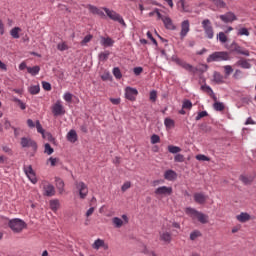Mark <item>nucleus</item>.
Listing matches in <instances>:
<instances>
[{"label":"nucleus","instance_id":"obj_1","mask_svg":"<svg viewBox=\"0 0 256 256\" xmlns=\"http://www.w3.org/2000/svg\"><path fill=\"white\" fill-rule=\"evenodd\" d=\"M185 213L192 219H197L202 224L209 222V216L197 211L194 208H191V207L186 208Z\"/></svg>","mask_w":256,"mask_h":256},{"label":"nucleus","instance_id":"obj_2","mask_svg":"<svg viewBox=\"0 0 256 256\" xmlns=\"http://www.w3.org/2000/svg\"><path fill=\"white\" fill-rule=\"evenodd\" d=\"M75 186V193H78L80 199H86L87 195H89V187L85 182L76 181L74 183Z\"/></svg>","mask_w":256,"mask_h":256},{"label":"nucleus","instance_id":"obj_3","mask_svg":"<svg viewBox=\"0 0 256 256\" xmlns=\"http://www.w3.org/2000/svg\"><path fill=\"white\" fill-rule=\"evenodd\" d=\"M9 227L14 233H21L25 229V222L19 218H15L9 221Z\"/></svg>","mask_w":256,"mask_h":256},{"label":"nucleus","instance_id":"obj_4","mask_svg":"<svg viewBox=\"0 0 256 256\" xmlns=\"http://www.w3.org/2000/svg\"><path fill=\"white\" fill-rule=\"evenodd\" d=\"M103 11H105L107 17H109V19H111L112 21H117L118 23H120V25H123L125 27V20L123 19V17H121V15H119V13L115 12V10H110L109 8H102Z\"/></svg>","mask_w":256,"mask_h":256},{"label":"nucleus","instance_id":"obj_5","mask_svg":"<svg viewBox=\"0 0 256 256\" xmlns=\"http://www.w3.org/2000/svg\"><path fill=\"white\" fill-rule=\"evenodd\" d=\"M202 28L204 29L205 37H207V39H213V37H215V32L213 31V26L211 25V20H203Z\"/></svg>","mask_w":256,"mask_h":256},{"label":"nucleus","instance_id":"obj_6","mask_svg":"<svg viewBox=\"0 0 256 256\" xmlns=\"http://www.w3.org/2000/svg\"><path fill=\"white\" fill-rule=\"evenodd\" d=\"M20 145L23 149L28 148L32 149V151H37V142L29 137H22L20 139Z\"/></svg>","mask_w":256,"mask_h":256},{"label":"nucleus","instance_id":"obj_7","mask_svg":"<svg viewBox=\"0 0 256 256\" xmlns=\"http://www.w3.org/2000/svg\"><path fill=\"white\" fill-rule=\"evenodd\" d=\"M154 194L156 197H169V195H173V188L167 186H160L155 189Z\"/></svg>","mask_w":256,"mask_h":256},{"label":"nucleus","instance_id":"obj_8","mask_svg":"<svg viewBox=\"0 0 256 256\" xmlns=\"http://www.w3.org/2000/svg\"><path fill=\"white\" fill-rule=\"evenodd\" d=\"M206 61L207 63H219L225 61V52H214L207 57Z\"/></svg>","mask_w":256,"mask_h":256},{"label":"nucleus","instance_id":"obj_9","mask_svg":"<svg viewBox=\"0 0 256 256\" xmlns=\"http://www.w3.org/2000/svg\"><path fill=\"white\" fill-rule=\"evenodd\" d=\"M23 171L25 175L28 177L29 181L35 185L37 183V175L35 174V171L33 170V166L31 165H25L23 167Z\"/></svg>","mask_w":256,"mask_h":256},{"label":"nucleus","instance_id":"obj_10","mask_svg":"<svg viewBox=\"0 0 256 256\" xmlns=\"http://www.w3.org/2000/svg\"><path fill=\"white\" fill-rule=\"evenodd\" d=\"M127 223H129V217H127V215H125V214L122 215V219L119 217L112 218V225L116 229H121V227L123 225H127Z\"/></svg>","mask_w":256,"mask_h":256},{"label":"nucleus","instance_id":"obj_11","mask_svg":"<svg viewBox=\"0 0 256 256\" xmlns=\"http://www.w3.org/2000/svg\"><path fill=\"white\" fill-rule=\"evenodd\" d=\"M52 113L54 117H59L61 115H65V107L63 104H61V101H57L53 106H52Z\"/></svg>","mask_w":256,"mask_h":256},{"label":"nucleus","instance_id":"obj_12","mask_svg":"<svg viewBox=\"0 0 256 256\" xmlns=\"http://www.w3.org/2000/svg\"><path fill=\"white\" fill-rule=\"evenodd\" d=\"M138 95H139V91L136 88L126 87L125 97L126 99H128V101H135Z\"/></svg>","mask_w":256,"mask_h":256},{"label":"nucleus","instance_id":"obj_13","mask_svg":"<svg viewBox=\"0 0 256 256\" xmlns=\"http://www.w3.org/2000/svg\"><path fill=\"white\" fill-rule=\"evenodd\" d=\"M43 195L46 197H53L55 195V186L50 184L49 182H43Z\"/></svg>","mask_w":256,"mask_h":256},{"label":"nucleus","instance_id":"obj_14","mask_svg":"<svg viewBox=\"0 0 256 256\" xmlns=\"http://www.w3.org/2000/svg\"><path fill=\"white\" fill-rule=\"evenodd\" d=\"M160 241H163L164 243H171V232L167 231L165 228H162L159 232Z\"/></svg>","mask_w":256,"mask_h":256},{"label":"nucleus","instance_id":"obj_15","mask_svg":"<svg viewBox=\"0 0 256 256\" xmlns=\"http://www.w3.org/2000/svg\"><path fill=\"white\" fill-rule=\"evenodd\" d=\"M189 31H190L189 20H184L181 23V32H180L181 39H185V37H187V33H189Z\"/></svg>","mask_w":256,"mask_h":256},{"label":"nucleus","instance_id":"obj_16","mask_svg":"<svg viewBox=\"0 0 256 256\" xmlns=\"http://www.w3.org/2000/svg\"><path fill=\"white\" fill-rule=\"evenodd\" d=\"M231 51H235V53H238V55H244L245 57H249V50H247L237 44L231 45Z\"/></svg>","mask_w":256,"mask_h":256},{"label":"nucleus","instance_id":"obj_17","mask_svg":"<svg viewBox=\"0 0 256 256\" xmlns=\"http://www.w3.org/2000/svg\"><path fill=\"white\" fill-rule=\"evenodd\" d=\"M162 22L164 24V27L169 31H175V29H177V26H175V24L173 23V20L169 16H166V18H163Z\"/></svg>","mask_w":256,"mask_h":256},{"label":"nucleus","instance_id":"obj_18","mask_svg":"<svg viewBox=\"0 0 256 256\" xmlns=\"http://www.w3.org/2000/svg\"><path fill=\"white\" fill-rule=\"evenodd\" d=\"M86 9L93 15H99V17H105V12L102 11L101 9L97 8V6H93L91 4H88L86 6Z\"/></svg>","mask_w":256,"mask_h":256},{"label":"nucleus","instance_id":"obj_19","mask_svg":"<svg viewBox=\"0 0 256 256\" xmlns=\"http://www.w3.org/2000/svg\"><path fill=\"white\" fill-rule=\"evenodd\" d=\"M101 247L106 250L109 249V246L107 244H105V240L98 238L92 244V248H94L96 251H99V249H101Z\"/></svg>","mask_w":256,"mask_h":256},{"label":"nucleus","instance_id":"obj_20","mask_svg":"<svg viewBox=\"0 0 256 256\" xmlns=\"http://www.w3.org/2000/svg\"><path fill=\"white\" fill-rule=\"evenodd\" d=\"M175 63H177V65H179L180 67H182L186 71L193 72V66L191 64L179 59V58L175 59Z\"/></svg>","mask_w":256,"mask_h":256},{"label":"nucleus","instance_id":"obj_21","mask_svg":"<svg viewBox=\"0 0 256 256\" xmlns=\"http://www.w3.org/2000/svg\"><path fill=\"white\" fill-rule=\"evenodd\" d=\"M237 221H239V223H247V221H251V215H249V213L247 212H242L239 215L236 216Z\"/></svg>","mask_w":256,"mask_h":256},{"label":"nucleus","instance_id":"obj_22","mask_svg":"<svg viewBox=\"0 0 256 256\" xmlns=\"http://www.w3.org/2000/svg\"><path fill=\"white\" fill-rule=\"evenodd\" d=\"M164 179H166V181H175V179H177V172L173 170L165 171Z\"/></svg>","mask_w":256,"mask_h":256},{"label":"nucleus","instance_id":"obj_23","mask_svg":"<svg viewBox=\"0 0 256 256\" xmlns=\"http://www.w3.org/2000/svg\"><path fill=\"white\" fill-rule=\"evenodd\" d=\"M239 179L244 185H251L255 181V176L241 175Z\"/></svg>","mask_w":256,"mask_h":256},{"label":"nucleus","instance_id":"obj_24","mask_svg":"<svg viewBox=\"0 0 256 256\" xmlns=\"http://www.w3.org/2000/svg\"><path fill=\"white\" fill-rule=\"evenodd\" d=\"M194 201L196 203H199V205H203V203H205V201H207V196H205V194H203V193H195Z\"/></svg>","mask_w":256,"mask_h":256},{"label":"nucleus","instance_id":"obj_25","mask_svg":"<svg viewBox=\"0 0 256 256\" xmlns=\"http://www.w3.org/2000/svg\"><path fill=\"white\" fill-rule=\"evenodd\" d=\"M177 7L178 9H181V11L184 13H189V11H191L189 5H187V2H185V0H179L177 3Z\"/></svg>","mask_w":256,"mask_h":256},{"label":"nucleus","instance_id":"obj_26","mask_svg":"<svg viewBox=\"0 0 256 256\" xmlns=\"http://www.w3.org/2000/svg\"><path fill=\"white\" fill-rule=\"evenodd\" d=\"M201 89H202V91L207 93V95H209V97H211L213 99V101H217V96H215V93L213 92V89H211V87H209L207 85H203V86H201Z\"/></svg>","mask_w":256,"mask_h":256},{"label":"nucleus","instance_id":"obj_27","mask_svg":"<svg viewBox=\"0 0 256 256\" xmlns=\"http://www.w3.org/2000/svg\"><path fill=\"white\" fill-rule=\"evenodd\" d=\"M59 207H61V203L59 202V199H53L50 200V209L54 213H57L59 211Z\"/></svg>","mask_w":256,"mask_h":256},{"label":"nucleus","instance_id":"obj_28","mask_svg":"<svg viewBox=\"0 0 256 256\" xmlns=\"http://www.w3.org/2000/svg\"><path fill=\"white\" fill-rule=\"evenodd\" d=\"M56 187L60 195H63V192L65 191V182H63L61 178H56Z\"/></svg>","mask_w":256,"mask_h":256},{"label":"nucleus","instance_id":"obj_29","mask_svg":"<svg viewBox=\"0 0 256 256\" xmlns=\"http://www.w3.org/2000/svg\"><path fill=\"white\" fill-rule=\"evenodd\" d=\"M233 21H237V16L233 12H228L225 14V23H233Z\"/></svg>","mask_w":256,"mask_h":256},{"label":"nucleus","instance_id":"obj_30","mask_svg":"<svg viewBox=\"0 0 256 256\" xmlns=\"http://www.w3.org/2000/svg\"><path fill=\"white\" fill-rule=\"evenodd\" d=\"M67 140L70 141V143H75L77 141V132L70 130L67 134Z\"/></svg>","mask_w":256,"mask_h":256},{"label":"nucleus","instance_id":"obj_31","mask_svg":"<svg viewBox=\"0 0 256 256\" xmlns=\"http://www.w3.org/2000/svg\"><path fill=\"white\" fill-rule=\"evenodd\" d=\"M19 33H21L20 27H14L10 30V35L13 39H19V37H21Z\"/></svg>","mask_w":256,"mask_h":256},{"label":"nucleus","instance_id":"obj_32","mask_svg":"<svg viewBox=\"0 0 256 256\" xmlns=\"http://www.w3.org/2000/svg\"><path fill=\"white\" fill-rule=\"evenodd\" d=\"M27 71L30 75L35 77V75H39L41 68L39 66L27 67Z\"/></svg>","mask_w":256,"mask_h":256},{"label":"nucleus","instance_id":"obj_33","mask_svg":"<svg viewBox=\"0 0 256 256\" xmlns=\"http://www.w3.org/2000/svg\"><path fill=\"white\" fill-rule=\"evenodd\" d=\"M28 91L30 95H38V93L41 91V87L39 86V84L32 85L28 88Z\"/></svg>","mask_w":256,"mask_h":256},{"label":"nucleus","instance_id":"obj_34","mask_svg":"<svg viewBox=\"0 0 256 256\" xmlns=\"http://www.w3.org/2000/svg\"><path fill=\"white\" fill-rule=\"evenodd\" d=\"M115 41L113 39L107 37L102 38L101 44L104 45V47H113Z\"/></svg>","mask_w":256,"mask_h":256},{"label":"nucleus","instance_id":"obj_35","mask_svg":"<svg viewBox=\"0 0 256 256\" xmlns=\"http://www.w3.org/2000/svg\"><path fill=\"white\" fill-rule=\"evenodd\" d=\"M237 65L242 67V69H251V64L247 60H245V59H240L237 62Z\"/></svg>","mask_w":256,"mask_h":256},{"label":"nucleus","instance_id":"obj_36","mask_svg":"<svg viewBox=\"0 0 256 256\" xmlns=\"http://www.w3.org/2000/svg\"><path fill=\"white\" fill-rule=\"evenodd\" d=\"M168 151H169V153H172L173 155H175L177 153H181V148L178 146L169 145Z\"/></svg>","mask_w":256,"mask_h":256},{"label":"nucleus","instance_id":"obj_37","mask_svg":"<svg viewBox=\"0 0 256 256\" xmlns=\"http://www.w3.org/2000/svg\"><path fill=\"white\" fill-rule=\"evenodd\" d=\"M213 107L215 111H223L225 109V105L221 102H217V98L216 101H214Z\"/></svg>","mask_w":256,"mask_h":256},{"label":"nucleus","instance_id":"obj_38","mask_svg":"<svg viewBox=\"0 0 256 256\" xmlns=\"http://www.w3.org/2000/svg\"><path fill=\"white\" fill-rule=\"evenodd\" d=\"M54 151L55 150L53 149V147H51V144H49V143L45 144L44 153H46V155H53Z\"/></svg>","mask_w":256,"mask_h":256},{"label":"nucleus","instance_id":"obj_39","mask_svg":"<svg viewBox=\"0 0 256 256\" xmlns=\"http://www.w3.org/2000/svg\"><path fill=\"white\" fill-rule=\"evenodd\" d=\"M164 124H165V127H167L168 129L175 127V121L171 118H166L164 120Z\"/></svg>","mask_w":256,"mask_h":256},{"label":"nucleus","instance_id":"obj_40","mask_svg":"<svg viewBox=\"0 0 256 256\" xmlns=\"http://www.w3.org/2000/svg\"><path fill=\"white\" fill-rule=\"evenodd\" d=\"M109 55H111V52L104 51L99 54V61H107L109 59Z\"/></svg>","mask_w":256,"mask_h":256},{"label":"nucleus","instance_id":"obj_41","mask_svg":"<svg viewBox=\"0 0 256 256\" xmlns=\"http://www.w3.org/2000/svg\"><path fill=\"white\" fill-rule=\"evenodd\" d=\"M50 163V166L51 167H55L57 165V163H59V158H53V157H50L48 160H47V165H49Z\"/></svg>","mask_w":256,"mask_h":256},{"label":"nucleus","instance_id":"obj_42","mask_svg":"<svg viewBox=\"0 0 256 256\" xmlns=\"http://www.w3.org/2000/svg\"><path fill=\"white\" fill-rule=\"evenodd\" d=\"M113 75L114 77H116L117 79H121V77H123V74L121 73V69H119V67H115L113 69Z\"/></svg>","mask_w":256,"mask_h":256},{"label":"nucleus","instance_id":"obj_43","mask_svg":"<svg viewBox=\"0 0 256 256\" xmlns=\"http://www.w3.org/2000/svg\"><path fill=\"white\" fill-rule=\"evenodd\" d=\"M64 101H66V103H71L73 101V94L66 92L63 96Z\"/></svg>","mask_w":256,"mask_h":256},{"label":"nucleus","instance_id":"obj_44","mask_svg":"<svg viewBox=\"0 0 256 256\" xmlns=\"http://www.w3.org/2000/svg\"><path fill=\"white\" fill-rule=\"evenodd\" d=\"M58 51H67L69 49V46H67V43L62 42L57 45Z\"/></svg>","mask_w":256,"mask_h":256},{"label":"nucleus","instance_id":"obj_45","mask_svg":"<svg viewBox=\"0 0 256 256\" xmlns=\"http://www.w3.org/2000/svg\"><path fill=\"white\" fill-rule=\"evenodd\" d=\"M182 108L192 109L193 108V103L191 102V100H185L182 104Z\"/></svg>","mask_w":256,"mask_h":256},{"label":"nucleus","instance_id":"obj_46","mask_svg":"<svg viewBox=\"0 0 256 256\" xmlns=\"http://www.w3.org/2000/svg\"><path fill=\"white\" fill-rule=\"evenodd\" d=\"M174 161L176 163H183V161H185V156H183V154H176L174 157Z\"/></svg>","mask_w":256,"mask_h":256},{"label":"nucleus","instance_id":"obj_47","mask_svg":"<svg viewBox=\"0 0 256 256\" xmlns=\"http://www.w3.org/2000/svg\"><path fill=\"white\" fill-rule=\"evenodd\" d=\"M93 39V35L89 34L84 37V39L81 41V45L85 46L87 43H89Z\"/></svg>","mask_w":256,"mask_h":256},{"label":"nucleus","instance_id":"obj_48","mask_svg":"<svg viewBox=\"0 0 256 256\" xmlns=\"http://www.w3.org/2000/svg\"><path fill=\"white\" fill-rule=\"evenodd\" d=\"M214 81H215L216 83H223V76H221L220 73L215 72V73H214Z\"/></svg>","mask_w":256,"mask_h":256},{"label":"nucleus","instance_id":"obj_49","mask_svg":"<svg viewBox=\"0 0 256 256\" xmlns=\"http://www.w3.org/2000/svg\"><path fill=\"white\" fill-rule=\"evenodd\" d=\"M160 141H161V138L159 137V135L154 134L151 136L152 145H155V144L159 143Z\"/></svg>","mask_w":256,"mask_h":256},{"label":"nucleus","instance_id":"obj_50","mask_svg":"<svg viewBox=\"0 0 256 256\" xmlns=\"http://www.w3.org/2000/svg\"><path fill=\"white\" fill-rule=\"evenodd\" d=\"M197 237H201V232L200 231H194L190 234V239L191 241H195V239H197Z\"/></svg>","mask_w":256,"mask_h":256},{"label":"nucleus","instance_id":"obj_51","mask_svg":"<svg viewBox=\"0 0 256 256\" xmlns=\"http://www.w3.org/2000/svg\"><path fill=\"white\" fill-rule=\"evenodd\" d=\"M197 161H211V159L203 154L196 155Z\"/></svg>","mask_w":256,"mask_h":256},{"label":"nucleus","instance_id":"obj_52","mask_svg":"<svg viewBox=\"0 0 256 256\" xmlns=\"http://www.w3.org/2000/svg\"><path fill=\"white\" fill-rule=\"evenodd\" d=\"M238 35H245L246 37H249V30H247V28H240L238 31Z\"/></svg>","mask_w":256,"mask_h":256},{"label":"nucleus","instance_id":"obj_53","mask_svg":"<svg viewBox=\"0 0 256 256\" xmlns=\"http://www.w3.org/2000/svg\"><path fill=\"white\" fill-rule=\"evenodd\" d=\"M212 3L216 5V7L223 8L225 7V4L223 3V0H209Z\"/></svg>","mask_w":256,"mask_h":256},{"label":"nucleus","instance_id":"obj_54","mask_svg":"<svg viewBox=\"0 0 256 256\" xmlns=\"http://www.w3.org/2000/svg\"><path fill=\"white\" fill-rule=\"evenodd\" d=\"M42 87H43L44 91H51V83H49V82L43 81L42 82Z\"/></svg>","mask_w":256,"mask_h":256},{"label":"nucleus","instance_id":"obj_55","mask_svg":"<svg viewBox=\"0 0 256 256\" xmlns=\"http://www.w3.org/2000/svg\"><path fill=\"white\" fill-rule=\"evenodd\" d=\"M127 189H131V182H129V181L125 182L121 187V190L123 191V193H125V191H127Z\"/></svg>","mask_w":256,"mask_h":256},{"label":"nucleus","instance_id":"obj_56","mask_svg":"<svg viewBox=\"0 0 256 256\" xmlns=\"http://www.w3.org/2000/svg\"><path fill=\"white\" fill-rule=\"evenodd\" d=\"M207 111H201L198 113V115L196 116V121H199L200 119H203V117H207Z\"/></svg>","mask_w":256,"mask_h":256},{"label":"nucleus","instance_id":"obj_57","mask_svg":"<svg viewBox=\"0 0 256 256\" xmlns=\"http://www.w3.org/2000/svg\"><path fill=\"white\" fill-rule=\"evenodd\" d=\"M102 81H109L111 79V74L109 72L104 73L101 76Z\"/></svg>","mask_w":256,"mask_h":256},{"label":"nucleus","instance_id":"obj_58","mask_svg":"<svg viewBox=\"0 0 256 256\" xmlns=\"http://www.w3.org/2000/svg\"><path fill=\"white\" fill-rule=\"evenodd\" d=\"M150 101H157V91L153 90L150 92Z\"/></svg>","mask_w":256,"mask_h":256},{"label":"nucleus","instance_id":"obj_59","mask_svg":"<svg viewBox=\"0 0 256 256\" xmlns=\"http://www.w3.org/2000/svg\"><path fill=\"white\" fill-rule=\"evenodd\" d=\"M36 129L38 133H44L43 126H41V122H39V120L36 121Z\"/></svg>","mask_w":256,"mask_h":256},{"label":"nucleus","instance_id":"obj_60","mask_svg":"<svg viewBox=\"0 0 256 256\" xmlns=\"http://www.w3.org/2000/svg\"><path fill=\"white\" fill-rule=\"evenodd\" d=\"M217 39H219V41H221V43H225V33L224 32H220L217 35Z\"/></svg>","mask_w":256,"mask_h":256},{"label":"nucleus","instance_id":"obj_61","mask_svg":"<svg viewBox=\"0 0 256 256\" xmlns=\"http://www.w3.org/2000/svg\"><path fill=\"white\" fill-rule=\"evenodd\" d=\"M110 102L113 105H119L121 103V98H110Z\"/></svg>","mask_w":256,"mask_h":256},{"label":"nucleus","instance_id":"obj_62","mask_svg":"<svg viewBox=\"0 0 256 256\" xmlns=\"http://www.w3.org/2000/svg\"><path fill=\"white\" fill-rule=\"evenodd\" d=\"M147 37L148 39H151L152 42L154 43V45H157V40L155 38H153V34H151L150 31L147 32Z\"/></svg>","mask_w":256,"mask_h":256},{"label":"nucleus","instance_id":"obj_63","mask_svg":"<svg viewBox=\"0 0 256 256\" xmlns=\"http://www.w3.org/2000/svg\"><path fill=\"white\" fill-rule=\"evenodd\" d=\"M142 73H143V68H141V67L134 68L135 75H141Z\"/></svg>","mask_w":256,"mask_h":256},{"label":"nucleus","instance_id":"obj_64","mask_svg":"<svg viewBox=\"0 0 256 256\" xmlns=\"http://www.w3.org/2000/svg\"><path fill=\"white\" fill-rule=\"evenodd\" d=\"M225 73L226 75H231L233 73V68L231 66H225Z\"/></svg>","mask_w":256,"mask_h":256}]
</instances>
